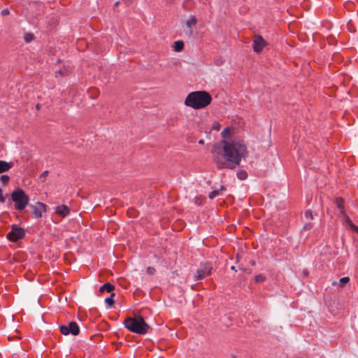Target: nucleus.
<instances>
[{
    "label": "nucleus",
    "mask_w": 358,
    "mask_h": 358,
    "mask_svg": "<svg viewBox=\"0 0 358 358\" xmlns=\"http://www.w3.org/2000/svg\"><path fill=\"white\" fill-rule=\"evenodd\" d=\"M213 157L219 169H234L248 156L247 147L238 141H222L212 149Z\"/></svg>",
    "instance_id": "f257e3e1"
},
{
    "label": "nucleus",
    "mask_w": 358,
    "mask_h": 358,
    "mask_svg": "<svg viewBox=\"0 0 358 358\" xmlns=\"http://www.w3.org/2000/svg\"><path fill=\"white\" fill-rule=\"evenodd\" d=\"M211 96L206 91H192L185 99V104L194 109H201L211 102Z\"/></svg>",
    "instance_id": "f03ea898"
},
{
    "label": "nucleus",
    "mask_w": 358,
    "mask_h": 358,
    "mask_svg": "<svg viewBox=\"0 0 358 358\" xmlns=\"http://www.w3.org/2000/svg\"><path fill=\"white\" fill-rule=\"evenodd\" d=\"M124 324L129 331L141 335L145 334L150 328L141 316L128 317L124 320Z\"/></svg>",
    "instance_id": "7ed1b4c3"
},
{
    "label": "nucleus",
    "mask_w": 358,
    "mask_h": 358,
    "mask_svg": "<svg viewBox=\"0 0 358 358\" xmlns=\"http://www.w3.org/2000/svg\"><path fill=\"white\" fill-rule=\"evenodd\" d=\"M11 199L15 203V208L17 210H23L29 204V197L20 188H16L11 194Z\"/></svg>",
    "instance_id": "20e7f679"
},
{
    "label": "nucleus",
    "mask_w": 358,
    "mask_h": 358,
    "mask_svg": "<svg viewBox=\"0 0 358 358\" xmlns=\"http://www.w3.org/2000/svg\"><path fill=\"white\" fill-rule=\"evenodd\" d=\"M11 230L7 234L6 238L11 242L15 243L24 238L25 231L24 229L17 227L16 224L10 226Z\"/></svg>",
    "instance_id": "39448f33"
},
{
    "label": "nucleus",
    "mask_w": 358,
    "mask_h": 358,
    "mask_svg": "<svg viewBox=\"0 0 358 358\" xmlns=\"http://www.w3.org/2000/svg\"><path fill=\"white\" fill-rule=\"evenodd\" d=\"M213 270V264L210 262H206L201 264L200 268L196 271L194 275V280H199L203 279L206 276L210 275Z\"/></svg>",
    "instance_id": "423d86ee"
},
{
    "label": "nucleus",
    "mask_w": 358,
    "mask_h": 358,
    "mask_svg": "<svg viewBox=\"0 0 358 358\" xmlns=\"http://www.w3.org/2000/svg\"><path fill=\"white\" fill-rule=\"evenodd\" d=\"M59 330L60 332L65 336L70 334L73 336H77L80 332L79 326L76 322H70L68 325H60Z\"/></svg>",
    "instance_id": "0eeeda50"
},
{
    "label": "nucleus",
    "mask_w": 358,
    "mask_h": 358,
    "mask_svg": "<svg viewBox=\"0 0 358 358\" xmlns=\"http://www.w3.org/2000/svg\"><path fill=\"white\" fill-rule=\"evenodd\" d=\"M35 218H41L43 213L46 211L47 206L41 202H37L36 205H29Z\"/></svg>",
    "instance_id": "6e6552de"
},
{
    "label": "nucleus",
    "mask_w": 358,
    "mask_h": 358,
    "mask_svg": "<svg viewBox=\"0 0 358 358\" xmlns=\"http://www.w3.org/2000/svg\"><path fill=\"white\" fill-rule=\"evenodd\" d=\"M266 45V41L261 36H255L253 39V49L255 52H259Z\"/></svg>",
    "instance_id": "1a4fd4ad"
},
{
    "label": "nucleus",
    "mask_w": 358,
    "mask_h": 358,
    "mask_svg": "<svg viewBox=\"0 0 358 358\" xmlns=\"http://www.w3.org/2000/svg\"><path fill=\"white\" fill-rule=\"evenodd\" d=\"M196 23V19L194 16H191V17L186 22V26L184 29L185 34L189 37L192 34V26L195 25Z\"/></svg>",
    "instance_id": "9d476101"
},
{
    "label": "nucleus",
    "mask_w": 358,
    "mask_h": 358,
    "mask_svg": "<svg viewBox=\"0 0 358 358\" xmlns=\"http://www.w3.org/2000/svg\"><path fill=\"white\" fill-rule=\"evenodd\" d=\"M343 218L344 222L348 224L350 228L358 234V226L355 224L350 217L348 215L346 212L344 213V214H341Z\"/></svg>",
    "instance_id": "9b49d317"
},
{
    "label": "nucleus",
    "mask_w": 358,
    "mask_h": 358,
    "mask_svg": "<svg viewBox=\"0 0 358 358\" xmlns=\"http://www.w3.org/2000/svg\"><path fill=\"white\" fill-rule=\"evenodd\" d=\"M56 213L62 217H65L70 213V208L66 205H60L56 208Z\"/></svg>",
    "instance_id": "f8f14e48"
},
{
    "label": "nucleus",
    "mask_w": 358,
    "mask_h": 358,
    "mask_svg": "<svg viewBox=\"0 0 358 358\" xmlns=\"http://www.w3.org/2000/svg\"><path fill=\"white\" fill-rule=\"evenodd\" d=\"M14 164L12 162H7L6 161L0 160V173L8 171L13 166Z\"/></svg>",
    "instance_id": "ddd939ff"
},
{
    "label": "nucleus",
    "mask_w": 358,
    "mask_h": 358,
    "mask_svg": "<svg viewBox=\"0 0 358 358\" xmlns=\"http://www.w3.org/2000/svg\"><path fill=\"white\" fill-rule=\"evenodd\" d=\"M335 203L337 208L339 209L341 214H344L345 211V201L342 197H338L336 199Z\"/></svg>",
    "instance_id": "4468645a"
},
{
    "label": "nucleus",
    "mask_w": 358,
    "mask_h": 358,
    "mask_svg": "<svg viewBox=\"0 0 358 358\" xmlns=\"http://www.w3.org/2000/svg\"><path fill=\"white\" fill-rule=\"evenodd\" d=\"M115 289V286L112 285L110 282H106L103 284L100 288H99V292L103 293L105 292H111Z\"/></svg>",
    "instance_id": "2eb2a0df"
},
{
    "label": "nucleus",
    "mask_w": 358,
    "mask_h": 358,
    "mask_svg": "<svg viewBox=\"0 0 358 358\" xmlns=\"http://www.w3.org/2000/svg\"><path fill=\"white\" fill-rule=\"evenodd\" d=\"M184 43L182 41H178L174 43V49L177 52H180L183 49Z\"/></svg>",
    "instance_id": "dca6fc26"
},
{
    "label": "nucleus",
    "mask_w": 358,
    "mask_h": 358,
    "mask_svg": "<svg viewBox=\"0 0 358 358\" xmlns=\"http://www.w3.org/2000/svg\"><path fill=\"white\" fill-rule=\"evenodd\" d=\"M255 280L257 283H262L266 280V276L264 274H258L255 276Z\"/></svg>",
    "instance_id": "f3484780"
},
{
    "label": "nucleus",
    "mask_w": 358,
    "mask_h": 358,
    "mask_svg": "<svg viewBox=\"0 0 358 358\" xmlns=\"http://www.w3.org/2000/svg\"><path fill=\"white\" fill-rule=\"evenodd\" d=\"M34 38L35 36L32 33H26L24 36V40L27 43L33 41Z\"/></svg>",
    "instance_id": "a211bd4d"
},
{
    "label": "nucleus",
    "mask_w": 358,
    "mask_h": 358,
    "mask_svg": "<svg viewBox=\"0 0 358 358\" xmlns=\"http://www.w3.org/2000/svg\"><path fill=\"white\" fill-rule=\"evenodd\" d=\"M237 177L240 180H245L248 178V173L245 171L241 170L237 172Z\"/></svg>",
    "instance_id": "6ab92c4d"
},
{
    "label": "nucleus",
    "mask_w": 358,
    "mask_h": 358,
    "mask_svg": "<svg viewBox=\"0 0 358 358\" xmlns=\"http://www.w3.org/2000/svg\"><path fill=\"white\" fill-rule=\"evenodd\" d=\"M115 296L114 293H112L110 296L105 299L106 303H107L109 306H113L115 303V301L113 300V296Z\"/></svg>",
    "instance_id": "aec40b11"
},
{
    "label": "nucleus",
    "mask_w": 358,
    "mask_h": 358,
    "mask_svg": "<svg viewBox=\"0 0 358 358\" xmlns=\"http://www.w3.org/2000/svg\"><path fill=\"white\" fill-rule=\"evenodd\" d=\"M0 181L3 185H7L10 181V177L8 175H1Z\"/></svg>",
    "instance_id": "412c9836"
},
{
    "label": "nucleus",
    "mask_w": 358,
    "mask_h": 358,
    "mask_svg": "<svg viewBox=\"0 0 358 358\" xmlns=\"http://www.w3.org/2000/svg\"><path fill=\"white\" fill-rule=\"evenodd\" d=\"M68 73H69V70L66 69H64L63 70L60 69L59 71H55L56 77H57L58 75L63 76L67 75Z\"/></svg>",
    "instance_id": "4be33fe9"
},
{
    "label": "nucleus",
    "mask_w": 358,
    "mask_h": 358,
    "mask_svg": "<svg viewBox=\"0 0 358 358\" xmlns=\"http://www.w3.org/2000/svg\"><path fill=\"white\" fill-rule=\"evenodd\" d=\"M230 133H231V131H230V129L229 128H225L222 130V137L226 138L227 137L229 136L230 135Z\"/></svg>",
    "instance_id": "5701e85b"
},
{
    "label": "nucleus",
    "mask_w": 358,
    "mask_h": 358,
    "mask_svg": "<svg viewBox=\"0 0 358 358\" xmlns=\"http://www.w3.org/2000/svg\"><path fill=\"white\" fill-rule=\"evenodd\" d=\"M304 216L308 220H311L313 219V213H312V211L310 210H307L305 212Z\"/></svg>",
    "instance_id": "b1692460"
},
{
    "label": "nucleus",
    "mask_w": 358,
    "mask_h": 358,
    "mask_svg": "<svg viewBox=\"0 0 358 358\" xmlns=\"http://www.w3.org/2000/svg\"><path fill=\"white\" fill-rule=\"evenodd\" d=\"M350 281L348 277H343L340 279L341 287H343L346 283Z\"/></svg>",
    "instance_id": "393cba45"
},
{
    "label": "nucleus",
    "mask_w": 358,
    "mask_h": 358,
    "mask_svg": "<svg viewBox=\"0 0 358 358\" xmlns=\"http://www.w3.org/2000/svg\"><path fill=\"white\" fill-rule=\"evenodd\" d=\"M220 194V191L219 190H213L211 192H210L209 194V198L213 199H214L215 197H216L217 196H218Z\"/></svg>",
    "instance_id": "a878e982"
},
{
    "label": "nucleus",
    "mask_w": 358,
    "mask_h": 358,
    "mask_svg": "<svg viewBox=\"0 0 358 358\" xmlns=\"http://www.w3.org/2000/svg\"><path fill=\"white\" fill-rule=\"evenodd\" d=\"M221 128V124L218 122H215L213 123L212 129L219 131Z\"/></svg>",
    "instance_id": "bb28decb"
},
{
    "label": "nucleus",
    "mask_w": 358,
    "mask_h": 358,
    "mask_svg": "<svg viewBox=\"0 0 358 358\" xmlns=\"http://www.w3.org/2000/svg\"><path fill=\"white\" fill-rule=\"evenodd\" d=\"M156 270L154 267L148 266L146 268V272L149 275H153L155 273Z\"/></svg>",
    "instance_id": "cd10ccee"
},
{
    "label": "nucleus",
    "mask_w": 358,
    "mask_h": 358,
    "mask_svg": "<svg viewBox=\"0 0 358 358\" xmlns=\"http://www.w3.org/2000/svg\"><path fill=\"white\" fill-rule=\"evenodd\" d=\"M5 201H6V197L3 195V190L0 187V202L1 203H4Z\"/></svg>",
    "instance_id": "c85d7f7f"
},
{
    "label": "nucleus",
    "mask_w": 358,
    "mask_h": 358,
    "mask_svg": "<svg viewBox=\"0 0 358 358\" xmlns=\"http://www.w3.org/2000/svg\"><path fill=\"white\" fill-rule=\"evenodd\" d=\"M313 227V224L312 223H306L304 226H303V229L305 230H309L310 229H312Z\"/></svg>",
    "instance_id": "c756f323"
},
{
    "label": "nucleus",
    "mask_w": 358,
    "mask_h": 358,
    "mask_svg": "<svg viewBox=\"0 0 358 358\" xmlns=\"http://www.w3.org/2000/svg\"><path fill=\"white\" fill-rule=\"evenodd\" d=\"M1 13L2 15H7L10 13V12L8 8H5L1 10Z\"/></svg>",
    "instance_id": "7c9ffc66"
},
{
    "label": "nucleus",
    "mask_w": 358,
    "mask_h": 358,
    "mask_svg": "<svg viewBox=\"0 0 358 358\" xmlns=\"http://www.w3.org/2000/svg\"><path fill=\"white\" fill-rule=\"evenodd\" d=\"M123 1L125 3H130L131 2L133 1V0H123Z\"/></svg>",
    "instance_id": "2f4dec72"
},
{
    "label": "nucleus",
    "mask_w": 358,
    "mask_h": 358,
    "mask_svg": "<svg viewBox=\"0 0 358 358\" xmlns=\"http://www.w3.org/2000/svg\"><path fill=\"white\" fill-rule=\"evenodd\" d=\"M231 270H233V271H234L235 272H236V271H237V270H236V267H235L234 266H231Z\"/></svg>",
    "instance_id": "473e14b6"
},
{
    "label": "nucleus",
    "mask_w": 358,
    "mask_h": 358,
    "mask_svg": "<svg viewBox=\"0 0 358 358\" xmlns=\"http://www.w3.org/2000/svg\"><path fill=\"white\" fill-rule=\"evenodd\" d=\"M36 108L37 110H40V108H41V105H40L39 103L36 104Z\"/></svg>",
    "instance_id": "72a5a7b5"
},
{
    "label": "nucleus",
    "mask_w": 358,
    "mask_h": 358,
    "mask_svg": "<svg viewBox=\"0 0 358 358\" xmlns=\"http://www.w3.org/2000/svg\"><path fill=\"white\" fill-rule=\"evenodd\" d=\"M48 172L47 171H44V172L41 174V177H42V176H46V175L48 174Z\"/></svg>",
    "instance_id": "f704fd0d"
},
{
    "label": "nucleus",
    "mask_w": 358,
    "mask_h": 358,
    "mask_svg": "<svg viewBox=\"0 0 358 358\" xmlns=\"http://www.w3.org/2000/svg\"><path fill=\"white\" fill-rule=\"evenodd\" d=\"M119 4H120V1H116L114 5H115V6H117Z\"/></svg>",
    "instance_id": "c9c22d12"
},
{
    "label": "nucleus",
    "mask_w": 358,
    "mask_h": 358,
    "mask_svg": "<svg viewBox=\"0 0 358 358\" xmlns=\"http://www.w3.org/2000/svg\"><path fill=\"white\" fill-rule=\"evenodd\" d=\"M199 144H203V143H204L203 140H200V141H199Z\"/></svg>",
    "instance_id": "e433bc0d"
},
{
    "label": "nucleus",
    "mask_w": 358,
    "mask_h": 358,
    "mask_svg": "<svg viewBox=\"0 0 358 358\" xmlns=\"http://www.w3.org/2000/svg\"><path fill=\"white\" fill-rule=\"evenodd\" d=\"M251 264H252V265H255V261H252V262H251Z\"/></svg>",
    "instance_id": "4c0bfd02"
},
{
    "label": "nucleus",
    "mask_w": 358,
    "mask_h": 358,
    "mask_svg": "<svg viewBox=\"0 0 358 358\" xmlns=\"http://www.w3.org/2000/svg\"><path fill=\"white\" fill-rule=\"evenodd\" d=\"M173 0H166L167 2H171Z\"/></svg>",
    "instance_id": "58836bf2"
},
{
    "label": "nucleus",
    "mask_w": 358,
    "mask_h": 358,
    "mask_svg": "<svg viewBox=\"0 0 358 358\" xmlns=\"http://www.w3.org/2000/svg\"><path fill=\"white\" fill-rule=\"evenodd\" d=\"M92 91H90V90H87V93L90 94V93Z\"/></svg>",
    "instance_id": "ea45409f"
}]
</instances>
